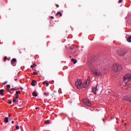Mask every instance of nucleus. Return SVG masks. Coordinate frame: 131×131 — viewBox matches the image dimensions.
Instances as JSON below:
<instances>
[{
    "instance_id": "obj_1",
    "label": "nucleus",
    "mask_w": 131,
    "mask_h": 131,
    "mask_svg": "<svg viewBox=\"0 0 131 131\" xmlns=\"http://www.w3.org/2000/svg\"><path fill=\"white\" fill-rule=\"evenodd\" d=\"M89 67H90L91 70H92V73L94 75H97V76H102V73L99 70H95L94 69V64L92 62H89Z\"/></svg>"
},
{
    "instance_id": "obj_2",
    "label": "nucleus",
    "mask_w": 131,
    "mask_h": 131,
    "mask_svg": "<svg viewBox=\"0 0 131 131\" xmlns=\"http://www.w3.org/2000/svg\"><path fill=\"white\" fill-rule=\"evenodd\" d=\"M112 69L114 72H117L122 69V66L119 64H114L112 67Z\"/></svg>"
},
{
    "instance_id": "obj_3",
    "label": "nucleus",
    "mask_w": 131,
    "mask_h": 131,
    "mask_svg": "<svg viewBox=\"0 0 131 131\" xmlns=\"http://www.w3.org/2000/svg\"><path fill=\"white\" fill-rule=\"evenodd\" d=\"M124 83L126 84L129 81H131V74H127L124 76L123 78Z\"/></svg>"
},
{
    "instance_id": "obj_4",
    "label": "nucleus",
    "mask_w": 131,
    "mask_h": 131,
    "mask_svg": "<svg viewBox=\"0 0 131 131\" xmlns=\"http://www.w3.org/2000/svg\"><path fill=\"white\" fill-rule=\"evenodd\" d=\"M75 85L77 86V89L80 90L81 86H82V82H81V80L79 79L77 80L75 82Z\"/></svg>"
},
{
    "instance_id": "obj_5",
    "label": "nucleus",
    "mask_w": 131,
    "mask_h": 131,
    "mask_svg": "<svg viewBox=\"0 0 131 131\" xmlns=\"http://www.w3.org/2000/svg\"><path fill=\"white\" fill-rule=\"evenodd\" d=\"M83 103H84L85 105H86L87 106H91L92 105L90 101H89L88 99H83Z\"/></svg>"
},
{
    "instance_id": "obj_6",
    "label": "nucleus",
    "mask_w": 131,
    "mask_h": 131,
    "mask_svg": "<svg viewBox=\"0 0 131 131\" xmlns=\"http://www.w3.org/2000/svg\"><path fill=\"white\" fill-rule=\"evenodd\" d=\"M126 54V51L125 50H121L119 51V56H124Z\"/></svg>"
},
{
    "instance_id": "obj_7",
    "label": "nucleus",
    "mask_w": 131,
    "mask_h": 131,
    "mask_svg": "<svg viewBox=\"0 0 131 131\" xmlns=\"http://www.w3.org/2000/svg\"><path fill=\"white\" fill-rule=\"evenodd\" d=\"M58 94H59V91H57V92L54 91L53 93L51 94V96L52 98H55V97H57Z\"/></svg>"
},
{
    "instance_id": "obj_8",
    "label": "nucleus",
    "mask_w": 131,
    "mask_h": 131,
    "mask_svg": "<svg viewBox=\"0 0 131 131\" xmlns=\"http://www.w3.org/2000/svg\"><path fill=\"white\" fill-rule=\"evenodd\" d=\"M97 86H98V85H97L96 87L93 88L92 89V93H93L94 95H97V91H98V89H97Z\"/></svg>"
},
{
    "instance_id": "obj_9",
    "label": "nucleus",
    "mask_w": 131,
    "mask_h": 131,
    "mask_svg": "<svg viewBox=\"0 0 131 131\" xmlns=\"http://www.w3.org/2000/svg\"><path fill=\"white\" fill-rule=\"evenodd\" d=\"M88 82H90V80H86L84 82V84L82 85L83 88L84 89H85V86H86V85H88Z\"/></svg>"
},
{
    "instance_id": "obj_10",
    "label": "nucleus",
    "mask_w": 131,
    "mask_h": 131,
    "mask_svg": "<svg viewBox=\"0 0 131 131\" xmlns=\"http://www.w3.org/2000/svg\"><path fill=\"white\" fill-rule=\"evenodd\" d=\"M36 82V80H32L31 82V85L32 86H35V83Z\"/></svg>"
},
{
    "instance_id": "obj_11",
    "label": "nucleus",
    "mask_w": 131,
    "mask_h": 131,
    "mask_svg": "<svg viewBox=\"0 0 131 131\" xmlns=\"http://www.w3.org/2000/svg\"><path fill=\"white\" fill-rule=\"evenodd\" d=\"M16 61H17V60L16 59V58H13L11 60V64H12V65H13V63H15V62H16Z\"/></svg>"
},
{
    "instance_id": "obj_12",
    "label": "nucleus",
    "mask_w": 131,
    "mask_h": 131,
    "mask_svg": "<svg viewBox=\"0 0 131 131\" xmlns=\"http://www.w3.org/2000/svg\"><path fill=\"white\" fill-rule=\"evenodd\" d=\"M125 99L127 100V101H129V102L131 101V97L126 96Z\"/></svg>"
},
{
    "instance_id": "obj_13",
    "label": "nucleus",
    "mask_w": 131,
    "mask_h": 131,
    "mask_svg": "<svg viewBox=\"0 0 131 131\" xmlns=\"http://www.w3.org/2000/svg\"><path fill=\"white\" fill-rule=\"evenodd\" d=\"M4 89H2V90H0V95H1V96H3L4 95Z\"/></svg>"
},
{
    "instance_id": "obj_14",
    "label": "nucleus",
    "mask_w": 131,
    "mask_h": 131,
    "mask_svg": "<svg viewBox=\"0 0 131 131\" xmlns=\"http://www.w3.org/2000/svg\"><path fill=\"white\" fill-rule=\"evenodd\" d=\"M4 121L5 122H6V123H8V122H9V118L6 117L4 119Z\"/></svg>"
},
{
    "instance_id": "obj_15",
    "label": "nucleus",
    "mask_w": 131,
    "mask_h": 131,
    "mask_svg": "<svg viewBox=\"0 0 131 131\" xmlns=\"http://www.w3.org/2000/svg\"><path fill=\"white\" fill-rule=\"evenodd\" d=\"M33 97H37V93L35 91H34L32 93Z\"/></svg>"
},
{
    "instance_id": "obj_16",
    "label": "nucleus",
    "mask_w": 131,
    "mask_h": 131,
    "mask_svg": "<svg viewBox=\"0 0 131 131\" xmlns=\"http://www.w3.org/2000/svg\"><path fill=\"white\" fill-rule=\"evenodd\" d=\"M72 62H73L74 64H76V63H77V61L74 58L72 59Z\"/></svg>"
},
{
    "instance_id": "obj_17",
    "label": "nucleus",
    "mask_w": 131,
    "mask_h": 131,
    "mask_svg": "<svg viewBox=\"0 0 131 131\" xmlns=\"http://www.w3.org/2000/svg\"><path fill=\"white\" fill-rule=\"evenodd\" d=\"M128 42H131V36H129L127 39Z\"/></svg>"
},
{
    "instance_id": "obj_18",
    "label": "nucleus",
    "mask_w": 131,
    "mask_h": 131,
    "mask_svg": "<svg viewBox=\"0 0 131 131\" xmlns=\"http://www.w3.org/2000/svg\"><path fill=\"white\" fill-rule=\"evenodd\" d=\"M58 15H60V17H62V13L60 12H57L56 14V16H58Z\"/></svg>"
},
{
    "instance_id": "obj_19",
    "label": "nucleus",
    "mask_w": 131,
    "mask_h": 131,
    "mask_svg": "<svg viewBox=\"0 0 131 131\" xmlns=\"http://www.w3.org/2000/svg\"><path fill=\"white\" fill-rule=\"evenodd\" d=\"M13 99H19V95H16L15 97L13 96Z\"/></svg>"
},
{
    "instance_id": "obj_20",
    "label": "nucleus",
    "mask_w": 131,
    "mask_h": 131,
    "mask_svg": "<svg viewBox=\"0 0 131 131\" xmlns=\"http://www.w3.org/2000/svg\"><path fill=\"white\" fill-rule=\"evenodd\" d=\"M44 96H47V97H48V96L50 95V93H47L46 92H45L43 93Z\"/></svg>"
},
{
    "instance_id": "obj_21",
    "label": "nucleus",
    "mask_w": 131,
    "mask_h": 131,
    "mask_svg": "<svg viewBox=\"0 0 131 131\" xmlns=\"http://www.w3.org/2000/svg\"><path fill=\"white\" fill-rule=\"evenodd\" d=\"M36 66V64L35 63H34L33 65L31 66V68H34Z\"/></svg>"
},
{
    "instance_id": "obj_22",
    "label": "nucleus",
    "mask_w": 131,
    "mask_h": 131,
    "mask_svg": "<svg viewBox=\"0 0 131 131\" xmlns=\"http://www.w3.org/2000/svg\"><path fill=\"white\" fill-rule=\"evenodd\" d=\"M15 94H16V95H19V94H21V91H16L15 92Z\"/></svg>"
},
{
    "instance_id": "obj_23",
    "label": "nucleus",
    "mask_w": 131,
    "mask_h": 131,
    "mask_svg": "<svg viewBox=\"0 0 131 131\" xmlns=\"http://www.w3.org/2000/svg\"><path fill=\"white\" fill-rule=\"evenodd\" d=\"M45 123L46 124H50V121L49 120L45 121Z\"/></svg>"
},
{
    "instance_id": "obj_24",
    "label": "nucleus",
    "mask_w": 131,
    "mask_h": 131,
    "mask_svg": "<svg viewBox=\"0 0 131 131\" xmlns=\"http://www.w3.org/2000/svg\"><path fill=\"white\" fill-rule=\"evenodd\" d=\"M13 103H17V100H16V99L13 98Z\"/></svg>"
},
{
    "instance_id": "obj_25",
    "label": "nucleus",
    "mask_w": 131,
    "mask_h": 131,
    "mask_svg": "<svg viewBox=\"0 0 131 131\" xmlns=\"http://www.w3.org/2000/svg\"><path fill=\"white\" fill-rule=\"evenodd\" d=\"M33 74L34 75H37V74H38V72H33Z\"/></svg>"
},
{
    "instance_id": "obj_26",
    "label": "nucleus",
    "mask_w": 131,
    "mask_h": 131,
    "mask_svg": "<svg viewBox=\"0 0 131 131\" xmlns=\"http://www.w3.org/2000/svg\"><path fill=\"white\" fill-rule=\"evenodd\" d=\"M7 83H8V81H5V82H4L3 83V85H5V84H7Z\"/></svg>"
},
{
    "instance_id": "obj_27",
    "label": "nucleus",
    "mask_w": 131,
    "mask_h": 131,
    "mask_svg": "<svg viewBox=\"0 0 131 131\" xmlns=\"http://www.w3.org/2000/svg\"><path fill=\"white\" fill-rule=\"evenodd\" d=\"M46 84L47 86H49V82L47 81Z\"/></svg>"
},
{
    "instance_id": "obj_28",
    "label": "nucleus",
    "mask_w": 131,
    "mask_h": 131,
    "mask_svg": "<svg viewBox=\"0 0 131 131\" xmlns=\"http://www.w3.org/2000/svg\"><path fill=\"white\" fill-rule=\"evenodd\" d=\"M7 89H10L11 85H7Z\"/></svg>"
},
{
    "instance_id": "obj_29",
    "label": "nucleus",
    "mask_w": 131,
    "mask_h": 131,
    "mask_svg": "<svg viewBox=\"0 0 131 131\" xmlns=\"http://www.w3.org/2000/svg\"><path fill=\"white\" fill-rule=\"evenodd\" d=\"M8 104H12V101L9 100V101H8Z\"/></svg>"
},
{
    "instance_id": "obj_30",
    "label": "nucleus",
    "mask_w": 131,
    "mask_h": 131,
    "mask_svg": "<svg viewBox=\"0 0 131 131\" xmlns=\"http://www.w3.org/2000/svg\"><path fill=\"white\" fill-rule=\"evenodd\" d=\"M16 129H19V125L16 126Z\"/></svg>"
},
{
    "instance_id": "obj_31",
    "label": "nucleus",
    "mask_w": 131,
    "mask_h": 131,
    "mask_svg": "<svg viewBox=\"0 0 131 131\" xmlns=\"http://www.w3.org/2000/svg\"><path fill=\"white\" fill-rule=\"evenodd\" d=\"M4 61H7V56H5V57H4Z\"/></svg>"
},
{
    "instance_id": "obj_32",
    "label": "nucleus",
    "mask_w": 131,
    "mask_h": 131,
    "mask_svg": "<svg viewBox=\"0 0 131 131\" xmlns=\"http://www.w3.org/2000/svg\"><path fill=\"white\" fill-rule=\"evenodd\" d=\"M11 91H16V89H15V88H12V89H11Z\"/></svg>"
},
{
    "instance_id": "obj_33",
    "label": "nucleus",
    "mask_w": 131,
    "mask_h": 131,
    "mask_svg": "<svg viewBox=\"0 0 131 131\" xmlns=\"http://www.w3.org/2000/svg\"><path fill=\"white\" fill-rule=\"evenodd\" d=\"M111 92H110V91H106V94H107V95H108L109 94H111Z\"/></svg>"
},
{
    "instance_id": "obj_34",
    "label": "nucleus",
    "mask_w": 131,
    "mask_h": 131,
    "mask_svg": "<svg viewBox=\"0 0 131 131\" xmlns=\"http://www.w3.org/2000/svg\"><path fill=\"white\" fill-rule=\"evenodd\" d=\"M70 50H73V47H72V46H71L70 47Z\"/></svg>"
},
{
    "instance_id": "obj_35",
    "label": "nucleus",
    "mask_w": 131,
    "mask_h": 131,
    "mask_svg": "<svg viewBox=\"0 0 131 131\" xmlns=\"http://www.w3.org/2000/svg\"><path fill=\"white\" fill-rule=\"evenodd\" d=\"M47 83V81L43 82V84H46Z\"/></svg>"
},
{
    "instance_id": "obj_36",
    "label": "nucleus",
    "mask_w": 131,
    "mask_h": 131,
    "mask_svg": "<svg viewBox=\"0 0 131 131\" xmlns=\"http://www.w3.org/2000/svg\"><path fill=\"white\" fill-rule=\"evenodd\" d=\"M122 1V0H119V2H118L119 4H120V3H121Z\"/></svg>"
},
{
    "instance_id": "obj_37",
    "label": "nucleus",
    "mask_w": 131,
    "mask_h": 131,
    "mask_svg": "<svg viewBox=\"0 0 131 131\" xmlns=\"http://www.w3.org/2000/svg\"><path fill=\"white\" fill-rule=\"evenodd\" d=\"M38 109H39V107H36L35 108V110H38Z\"/></svg>"
},
{
    "instance_id": "obj_38",
    "label": "nucleus",
    "mask_w": 131,
    "mask_h": 131,
    "mask_svg": "<svg viewBox=\"0 0 131 131\" xmlns=\"http://www.w3.org/2000/svg\"><path fill=\"white\" fill-rule=\"evenodd\" d=\"M56 7H57V8H59V5L56 4Z\"/></svg>"
},
{
    "instance_id": "obj_39",
    "label": "nucleus",
    "mask_w": 131,
    "mask_h": 131,
    "mask_svg": "<svg viewBox=\"0 0 131 131\" xmlns=\"http://www.w3.org/2000/svg\"><path fill=\"white\" fill-rule=\"evenodd\" d=\"M8 115H9V117H11L12 115H11V114H9Z\"/></svg>"
},
{
    "instance_id": "obj_40",
    "label": "nucleus",
    "mask_w": 131,
    "mask_h": 131,
    "mask_svg": "<svg viewBox=\"0 0 131 131\" xmlns=\"http://www.w3.org/2000/svg\"><path fill=\"white\" fill-rule=\"evenodd\" d=\"M51 19H54V16H51Z\"/></svg>"
},
{
    "instance_id": "obj_41",
    "label": "nucleus",
    "mask_w": 131,
    "mask_h": 131,
    "mask_svg": "<svg viewBox=\"0 0 131 131\" xmlns=\"http://www.w3.org/2000/svg\"><path fill=\"white\" fill-rule=\"evenodd\" d=\"M14 122V121H12L11 122V123L13 124Z\"/></svg>"
},
{
    "instance_id": "obj_42",
    "label": "nucleus",
    "mask_w": 131,
    "mask_h": 131,
    "mask_svg": "<svg viewBox=\"0 0 131 131\" xmlns=\"http://www.w3.org/2000/svg\"><path fill=\"white\" fill-rule=\"evenodd\" d=\"M14 80H15V81H17V78L15 79Z\"/></svg>"
},
{
    "instance_id": "obj_43",
    "label": "nucleus",
    "mask_w": 131,
    "mask_h": 131,
    "mask_svg": "<svg viewBox=\"0 0 131 131\" xmlns=\"http://www.w3.org/2000/svg\"><path fill=\"white\" fill-rule=\"evenodd\" d=\"M19 90H23V88H19Z\"/></svg>"
},
{
    "instance_id": "obj_44",
    "label": "nucleus",
    "mask_w": 131,
    "mask_h": 131,
    "mask_svg": "<svg viewBox=\"0 0 131 131\" xmlns=\"http://www.w3.org/2000/svg\"><path fill=\"white\" fill-rule=\"evenodd\" d=\"M103 121H105V119H103Z\"/></svg>"
},
{
    "instance_id": "obj_45",
    "label": "nucleus",
    "mask_w": 131,
    "mask_h": 131,
    "mask_svg": "<svg viewBox=\"0 0 131 131\" xmlns=\"http://www.w3.org/2000/svg\"><path fill=\"white\" fill-rule=\"evenodd\" d=\"M3 99V100H5V98H2Z\"/></svg>"
}]
</instances>
